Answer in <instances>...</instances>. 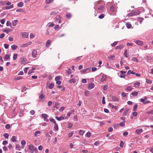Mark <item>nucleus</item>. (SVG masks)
<instances>
[{
  "mask_svg": "<svg viewBox=\"0 0 153 153\" xmlns=\"http://www.w3.org/2000/svg\"><path fill=\"white\" fill-rule=\"evenodd\" d=\"M140 13V11L138 10H132L130 13H128V15L129 16H134L139 15Z\"/></svg>",
  "mask_w": 153,
  "mask_h": 153,
  "instance_id": "f257e3e1",
  "label": "nucleus"
},
{
  "mask_svg": "<svg viewBox=\"0 0 153 153\" xmlns=\"http://www.w3.org/2000/svg\"><path fill=\"white\" fill-rule=\"evenodd\" d=\"M147 98L146 97H144V98H141L140 99V101L142 102L144 104H146L150 102L147 100Z\"/></svg>",
  "mask_w": 153,
  "mask_h": 153,
  "instance_id": "f03ea898",
  "label": "nucleus"
},
{
  "mask_svg": "<svg viewBox=\"0 0 153 153\" xmlns=\"http://www.w3.org/2000/svg\"><path fill=\"white\" fill-rule=\"evenodd\" d=\"M28 147L29 149L31 151H33L35 152L37 151V149L33 145H28Z\"/></svg>",
  "mask_w": 153,
  "mask_h": 153,
  "instance_id": "7ed1b4c3",
  "label": "nucleus"
},
{
  "mask_svg": "<svg viewBox=\"0 0 153 153\" xmlns=\"http://www.w3.org/2000/svg\"><path fill=\"white\" fill-rule=\"evenodd\" d=\"M42 116L44 118V120L46 122H48L49 121L48 118V116L46 114H42Z\"/></svg>",
  "mask_w": 153,
  "mask_h": 153,
  "instance_id": "20e7f679",
  "label": "nucleus"
},
{
  "mask_svg": "<svg viewBox=\"0 0 153 153\" xmlns=\"http://www.w3.org/2000/svg\"><path fill=\"white\" fill-rule=\"evenodd\" d=\"M37 55V51L36 50H33L32 53V56L33 58H36Z\"/></svg>",
  "mask_w": 153,
  "mask_h": 153,
  "instance_id": "39448f33",
  "label": "nucleus"
},
{
  "mask_svg": "<svg viewBox=\"0 0 153 153\" xmlns=\"http://www.w3.org/2000/svg\"><path fill=\"white\" fill-rule=\"evenodd\" d=\"M56 18V22H58V23H61V17L60 16V15L57 16Z\"/></svg>",
  "mask_w": 153,
  "mask_h": 153,
  "instance_id": "423d86ee",
  "label": "nucleus"
},
{
  "mask_svg": "<svg viewBox=\"0 0 153 153\" xmlns=\"http://www.w3.org/2000/svg\"><path fill=\"white\" fill-rule=\"evenodd\" d=\"M13 6L14 4H12L10 6H4L3 7V9H5L6 10H9L10 9H12L13 7Z\"/></svg>",
  "mask_w": 153,
  "mask_h": 153,
  "instance_id": "0eeeda50",
  "label": "nucleus"
},
{
  "mask_svg": "<svg viewBox=\"0 0 153 153\" xmlns=\"http://www.w3.org/2000/svg\"><path fill=\"white\" fill-rule=\"evenodd\" d=\"M22 37H25V38H27L28 37V33L26 32H22L21 33Z\"/></svg>",
  "mask_w": 153,
  "mask_h": 153,
  "instance_id": "6e6552de",
  "label": "nucleus"
},
{
  "mask_svg": "<svg viewBox=\"0 0 153 153\" xmlns=\"http://www.w3.org/2000/svg\"><path fill=\"white\" fill-rule=\"evenodd\" d=\"M120 72L121 73V74L120 75V77L121 78H125L126 76V75L124 74L126 73V72L125 71H120Z\"/></svg>",
  "mask_w": 153,
  "mask_h": 153,
  "instance_id": "1a4fd4ad",
  "label": "nucleus"
},
{
  "mask_svg": "<svg viewBox=\"0 0 153 153\" xmlns=\"http://www.w3.org/2000/svg\"><path fill=\"white\" fill-rule=\"evenodd\" d=\"M4 59L5 61L9 60L10 59V56L8 54H6L4 58Z\"/></svg>",
  "mask_w": 153,
  "mask_h": 153,
  "instance_id": "9d476101",
  "label": "nucleus"
},
{
  "mask_svg": "<svg viewBox=\"0 0 153 153\" xmlns=\"http://www.w3.org/2000/svg\"><path fill=\"white\" fill-rule=\"evenodd\" d=\"M25 60H26V59L25 58L23 57L21 58L20 59V62L21 64H24L25 62H26Z\"/></svg>",
  "mask_w": 153,
  "mask_h": 153,
  "instance_id": "9b49d317",
  "label": "nucleus"
},
{
  "mask_svg": "<svg viewBox=\"0 0 153 153\" xmlns=\"http://www.w3.org/2000/svg\"><path fill=\"white\" fill-rule=\"evenodd\" d=\"M51 44V41L49 40L47 41L46 43V47L47 48H49V45Z\"/></svg>",
  "mask_w": 153,
  "mask_h": 153,
  "instance_id": "f8f14e48",
  "label": "nucleus"
},
{
  "mask_svg": "<svg viewBox=\"0 0 153 153\" xmlns=\"http://www.w3.org/2000/svg\"><path fill=\"white\" fill-rule=\"evenodd\" d=\"M55 118L58 121H60L61 120H63L65 119V117H63L62 116H61L60 117H58L57 116H56L55 117Z\"/></svg>",
  "mask_w": 153,
  "mask_h": 153,
  "instance_id": "ddd939ff",
  "label": "nucleus"
},
{
  "mask_svg": "<svg viewBox=\"0 0 153 153\" xmlns=\"http://www.w3.org/2000/svg\"><path fill=\"white\" fill-rule=\"evenodd\" d=\"M135 42L138 45L141 46L143 45V42L140 40L136 41Z\"/></svg>",
  "mask_w": 153,
  "mask_h": 153,
  "instance_id": "4468645a",
  "label": "nucleus"
},
{
  "mask_svg": "<svg viewBox=\"0 0 153 153\" xmlns=\"http://www.w3.org/2000/svg\"><path fill=\"white\" fill-rule=\"evenodd\" d=\"M94 87V85L93 83H91L89 84L88 86V89L89 90L93 88Z\"/></svg>",
  "mask_w": 153,
  "mask_h": 153,
  "instance_id": "2eb2a0df",
  "label": "nucleus"
},
{
  "mask_svg": "<svg viewBox=\"0 0 153 153\" xmlns=\"http://www.w3.org/2000/svg\"><path fill=\"white\" fill-rule=\"evenodd\" d=\"M143 131V130L142 129H137L135 130V132L136 133L140 134Z\"/></svg>",
  "mask_w": 153,
  "mask_h": 153,
  "instance_id": "dca6fc26",
  "label": "nucleus"
},
{
  "mask_svg": "<svg viewBox=\"0 0 153 153\" xmlns=\"http://www.w3.org/2000/svg\"><path fill=\"white\" fill-rule=\"evenodd\" d=\"M76 82V79L74 78H72L70 79L69 81V82L70 83H75Z\"/></svg>",
  "mask_w": 153,
  "mask_h": 153,
  "instance_id": "f3484780",
  "label": "nucleus"
},
{
  "mask_svg": "<svg viewBox=\"0 0 153 153\" xmlns=\"http://www.w3.org/2000/svg\"><path fill=\"white\" fill-rule=\"evenodd\" d=\"M135 74V72H134L133 71H131L130 70L128 71L127 72V75H130V74L134 75Z\"/></svg>",
  "mask_w": 153,
  "mask_h": 153,
  "instance_id": "a211bd4d",
  "label": "nucleus"
},
{
  "mask_svg": "<svg viewBox=\"0 0 153 153\" xmlns=\"http://www.w3.org/2000/svg\"><path fill=\"white\" fill-rule=\"evenodd\" d=\"M18 22V20H15L13 21L12 22L13 25L14 26H16V25L17 23Z\"/></svg>",
  "mask_w": 153,
  "mask_h": 153,
  "instance_id": "6ab92c4d",
  "label": "nucleus"
},
{
  "mask_svg": "<svg viewBox=\"0 0 153 153\" xmlns=\"http://www.w3.org/2000/svg\"><path fill=\"white\" fill-rule=\"evenodd\" d=\"M123 48V46L122 45L117 46L115 48L116 49H122Z\"/></svg>",
  "mask_w": 153,
  "mask_h": 153,
  "instance_id": "aec40b11",
  "label": "nucleus"
},
{
  "mask_svg": "<svg viewBox=\"0 0 153 153\" xmlns=\"http://www.w3.org/2000/svg\"><path fill=\"white\" fill-rule=\"evenodd\" d=\"M140 83L139 82H137L134 84V85L135 87L138 88L139 87Z\"/></svg>",
  "mask_w": 153,
  "mask_h": 153,
  "instance_id": "412c9836",
  "label": "nucleus"
},
{
  "mask_svg": "<svg viewBox=\"0 0 153 153\" xmlns=\"http://www.w3.org/2000/svg\"><path fill=\"white\" fill-rule=\"evenodd\" d=\"M112 101L115 102L118 101V98L115 96H113L112 97Z\"/></svg>",
  "mask_w": 153,
  "mask_h": 153,
  "instance_id": "4be33fe9",
  "label": "nucleus"
},
{
  "mask_svg": "<svg viewBox=\"0 0 153 153\" xmlns=\"http://www.w3.org/2000/svg\"><path fill=\"white\" fill-rule=\"evenodd\" d=\"M131 94L133 96H137L138 94V92L137 91H135L131 93Z\"/></svg>",
  "mask_w": 153,
  "mask_h": 153,
  "instance_id": "5701e85b",
  "label": "nucleus"
},
{
  "mask_svg": "<svg viewBox=\"0 0 153 153\" xmlns=\"http://www.w3.org/2000/svg\"><path fill=\"white\" fill-rule=\"evenodd\" d=\"M91 68H87L85 69H84L83 70H82L81 71V72L82 73H84L86 72L88 70V69L89 70Z\"/></svg>",
  "mask_w": 153,
  "mask_h": 153,
  "instance_id": "b1692460",
  "label": "nucleus"
},
{
  "mask_svg": "<svg viewBox=\"0 0 153 153\" xmlns=\"http://www.w3.org/2000/svg\"><path fill=\"white\" fill-rule=\"evenodd\" d=\"M109 106L113 108H114L115 109H117V108L116 106H115L111 103H109Z\"/></svg>",
  "mask_w": 153,
  "mask_h": 153,
  "instance_id": "393cba45",
  "label": "nucleus"
},
{
  "mask_svg": "<svg viewBox=\"0 0 153 153\" xmlns=\"http://www.w3.org/2000/svg\"><path fill=\"white\" fill-rule=\"evenodd\" d=\"M54 86V84L53 83H51L49 84L48 87L50 89H52Z\"/></svg>",
  "mask_w": 153,
  "mask_h": 153,
  "instance_id": "a878e982",
  "label": "nucleus"
},
{
  "mask_svg": "<svg viewBox=\"0 0 153 153\" xmlns=\"http://www.w3.org/2000/svg\"><path fill=\"white\" fill-rule=\"evenodd\" d=\"M133 89V88L131 87L130 86H127L126 88V90L128 91H130L131 90Z\"/></svg>",
  "mask_w": 153,
  "mask_h": 153,
  "instance_id": "bb28decb",
  "label": "nucleus"
},
{
  "mask_svg": "<svg viewBox=\"0 0 153 153\" xmlns=\"http://www.w3.org/2000/svg\"><path fill=\"white\" fill-rule=\"evenodd\" d=\"M85 136L88 137H89L91 136V134L88 131L85 134Z\"/></svg>",
  "mask_w": 153,
  "mask_h": 153,
  "instance_id": "cd10ccee",
  "label": "nucleus"
},
{
  "mask_svg": "<svg viewBox=\"0 0 153 153\" xmlns=\"http://www.w3.org/2000/svg\"><path fill=\"white\" fill-rule=\"evenodd\" d=\"M60 103H58V102H55V105L54 106V108H56L57 109H58V106L60 105Z\"/></svg>",
  "mask_w": 153,
  "mask_h": 153,
  "instance_id": "c85d7f7f",
  "label": "nucleus"
},
{
  "mask_svg": "<svg viewBox=\"0 0 153 153\" xmlns=\"http://www.w3.org/2000/svg\"><path fill=\"white\" fill-rule=\"evenodd\" d=\"M146 114H153V111L151 110L150 111H147L146 112Z\"/></svg>",
  "mask_w": 153,
  "mask_h": 153,
  "instance_id": "c756f323",
  "label": "nucleus"
},
{
  "mask_svg": "<svg viewBox=\"0 0 153 153\" xmlns=\"http://www.w3.org/2000/svg\"><path fill=\"white\" fill-rule=\"evenodd\" d=\"M31 43V42H28L25 44H23V47H26L27 46H28L30 45Z\"/></svg>",
  "mask_w": 153,
  "mask_h": 153,
  "instance_id": "7c9ffc66",
  "label": "nucleus"
},
{
  "mask_svg": "<svg viewBox=\"0 0 153 153\" xmlns=\"http://www.w3.org/2000/svg\"><path fill=\"white\" fill-rule=\"evenodd\" d=\"M17 5L19 7H22L23 5V3L22 2H21L18 3Z\"/></svg>",
  "mask_w": 153,
  "mask_h": 153,
  "instance_id": "2f4dec72",
  "label": "nucleus"
},
{
  "mask_svg": "<svg viewBox=\"0 0 153 153\" xmlns=\"http://www.w3.org/2000/svg\"><path fill=\"white\" fill-rule=\"evenodd\" d=\"M106 78V76H105V75L103 76H102V78L101 79V82H103L104 80H105Z\"/></svg>",
  "mask_w": 153,
  "mask_h": 153,
  "instance_id": "473e14b6",
  "label": "nucleus"
},
{
  "mask_svg": "<svg viewBox=\"0 0 153 153\" xmlns=\"http://www.w3.org/2000/svg\"><path fill=\"white\" fill-rule=\"evenodd\" d=\"M129 109L127 108L125 109V110L123 113V115H126Z\"/></svg>",
  "mask_w": 153,
  "mask_h": 153,
  "instance_id": "72a5a7b5",
  "label": "nucleus"
},
{
  "mask_svg": "<svg viewBox=\"0 0 153 153\" xmlns=\"http://www.w3.org/2000/svg\"><path fill=\"white\" fill-rule=\"evenodd\" d=\"M11 139L13 142H15L16 140V138L15 136H13L12 137Z\"/></svg>",
  "mask_w": 153,
  "mask_h": 153,
  "instance_id": "f704fd0d",
  "label": "nucleus"
},
{
  "mask_svg": "<svg viewBox=\"0 0 153 153\" xmlns=\"http://www.w3.org/2000/svg\"><path fill=\"white\" fill-rule=\"evenodd\" d=\"M48 25L50 27H52L54 25V24L53 22H49L48 24Z\"/></svg>",
  "mask_w": 153,
  "mask_h": 153,
  "instance_id": "c9c22d12",
  "label": "nucleus"
},
{
  "mask_svg": "<svg viewBox=\"0 0 153 153\" xmlns=\"http://www.w3.org/2000/svg\"><path fill=\"white\" fill-rule=\"evenodd\" d=\"M137 105L136 104H135L134 106L133 107V111H135L137 110Z\"/></svg>",
  "mask_w": 153,
  "mask_h": 153,
  "instance_id": "e433bc0d",
  "label": "nucleus"
},
{
  "mask_svg": "<svg viewBox=\"0 0 153 153\" xmlns=\"http://www.w3.org/2000/svg\"><path fill=\"white\" fill-rule=\"evenodd\" d=\"M11 48L12 50H15L17 48V47L16 45H13L11 46Z\"/></svg>",
  "mask_w": 153,
  "mask_h": 153,
  "instance_id": "4c0bfd02",
  "label": "nucleus"
},
{
  "mask_svg": "<svg viewBox=\"0 0 153 153\" xmlns=\"http://www.w3.org/2000/svg\"><path fill=\"white\" fill-rule=\"evenodd\" d=\"M126 25L127 28H130L131 26V25L129 22L126 23Z\"/></svg>",
  "mask_w": 153,
  "mask_h": 153,
  "instance_id": "58836bf2",
  "label": "nucleus"
},
{
  "mask_svg": "<svg viewBox=\"0 0 153 153\" xmlns=\"http://www.w3.org/2000/svg\"><path fill=\"white\" fill-rule=\"evenodd\" d=\"M124 55L126 57H128V55L127 53V50H125V51L124 53Z\"/></svg>",
  "mask_w": 153,
  "mask_h": 153,
  "instance_id": "ea45409f",
  "label": "nucleus"
},
{
  "mask_svg": "<svg viewBox=\"0 0 153 153\" xmlns=\"http://www.w3.org/2000/svg\"><path fill=\"white\" fill-rule=\"evenodd\" d=\"M132 60L134 62H138V59H137V58H135V57L132 58Z\"/></svg>",
  "mask_w": 153,
  "mask_h": 153,
  "instance_id": "a19ab883",
  "label": "nucleus"
},
{
  "mask_svg": "<svg viewBox=\"0 0 153 153\" xmlns=\"http://www.w3.org/2000/svg\"><path fill=\"white\" fill-rule=\"evenodd\" d=\"M53 0H46V2L47 4H49L52 2Z\"/></svg>",
  "mask_w": 153,
  "mask_h": 153,
  "instance_id": "79ce46f5",
  "label": "nucleus"
},
{
  "mask_svg": "<svg viewBox=\"0 0 153 153\" xmlns=\"http://www.w3.org/2000/svg\"><path fill=\"white\" fill-rule=\"evenodd\" d=\"M58 12L56 11H52L51 13L50 14L51 15H56L57 14Z\"/></svg>",
  "mask_w": 153,
  "mask_h": 153,
  "instance_id": "37998d69",
  "label": "nucleus"
},
{
  "mask_svg": "<svg viewBox=\"0 0 153 153\" xmlns=\"http://www.w3.org/2000/svg\"><path fill=\"white\" fill-rule=\"evenodd\" d=\"M0 4L1 5H6V1H0Z\"/></svg>",
  "mask_w": 153,
  "mask_h": 153,
  "instance_id": "c03bdc74",
  "label": "nucleus"
},
{
  "mask_svg": "<svg viewBox=\"0 0 153 153\" xmlns=\"http://www.w3.org/2000/svg\"><path fill=\"white\" fill-rule=\"evenodd\" d=\"M146 82L147 83L151 84L152 83V81L151 80H149L148 79H146Z\"/></svg>",
  "mask_w": 153,
  "mask_h": 153,
  "instance_id": "a18cd8bd",
  "label": "nucleus"
},
{
  "mask_svg": "<svg viewBox=\"0 0 153 153\" xmlns=\"http://www.w3.org/2000/svg\"><path fill=\"white\" fill-rule=\"evenodd\" d=\"M40 133H41V132L40 131H36L34 134V136L35 137H37L38 136V135H37V134H40Z\"/></svg>",
  "mask_w": 153,
  "mask_h": 153,
  "instance_id": "49530a36",
  "label": "nucleus"
},
{
  "mask_svg": "<svg viewBox=\"0 0 153 153\" xmlns=\"http://www.w3.org/2000/svg\"><path fill=\"white\" fill-rule=\"evenodd\" d=\"M117 42L118 41L114 42L113 43L111 44V46L112 47H114L117 44Z\"/></svg>",
  "mask_w": 153,
  "mask_h": 153,
  "instance_id": "de8ad7c7",
  "label": "nucleus"
},
{
  "mask_svg": "<svg viewBox=\"0 0 153 153\" xmlns=\"http://www.w3.org/2000/svg\"><path fill=\"white\" fill-rule=\"evenodd\" d=\"M4 136L5 138H8L9 137V134L7 133H5L4 134Z\"/></svg>",
  "mask_w": 153,
  "mask_h": 153,
  "instance_id": "09e8293b",
  "label": "nucleus"
},
{
  "mask_svg": "<svg viewBox=\"0 0 153 153\" xmlns=\"http://www.w3.org/2000/svg\"><path fill=\"white\" fill-rule=\"evenodd\" d=\"M18 56V54H14L13 57V60H16Z\"/></svg>",
  "mask_w": 153,
  "mask_h": 153,
  "instance_id": "8fccbe9b",
  "label": "nucleus"
},
{
  "mask_svg": "<svg viewBox=\"0 0 153 153\" xmlns=\"http://www.w3.org/2000/svg\"><path fill=\"white\" fill-rule=\"evenodd\" d=\"M57 87L60 88V89H61V91H63L65 90V88L63 86L61 85L58 86Z\"/></svg>",
  "mask_w": 153,
  "mask_h": 153,
  "instance_id": "3c124183",
  "label": "nucleus"
},
{
  "mask_svg": "<svg viewBox=\"0 0 153 153\" xmlns=\"http://www.w3.org/2000/svg\"><path fill=\"white\" fill-rule=\"evenodd\" d=\"M143 19H144L142 18H139L138 21L140 22V24H141Z\"/></svg>",
  "mask_w": 153,
  "mask_h": 153,
  "instance_id": "603ef678",
  "label": "nucleus"
},
{
  "mask_svg": "<svg viewBox=\"0 0 153 153\" xmlns=\"http://www.w3.org/2000/svg\"><path fill=\"white\" fill-rule=\"evenodd\" d=\"M123 146H124V143L123 142V141L122 140L121 141V142H120V147L122 148L123 147Z\"/></svg>",
  "mask_w": 153,
  "mask_h": 153,
  "instance_id": "864d4df0",
  "label": "nucleus"
},
{
  "mask_svg": "<svg viewBox=\"0 0 153 153\" xmlns=\"http://www.w3.org/2000/svg\"><path fill=\"white\" fill-rule=\"evenodd\" d=\"M10 124H7L5 125V127L7 129H8L10 128Z\"/></svg>",
  "mask_w": 153,
  "mask_h": 153,
  "instance_id": "5fc2aeb1",
  "label": "nucleus"
},
{
  "mask_svg": "<svg viewBox=\"0 0 153 153\" xmlns=\"http://www.w3.org/2000/svg\"><path fill=\"white\" fill-rule=\"evenodd\" d=\"M110 10L112 12H113L114 11V8L113 6H111L110 7Z\"/></svg>",
  "mask_w": 153,
  "mask_h": 153,
  "instance_id": "6e6d98bb",
  "label": "nucleus"
},
{
  "mask_svg": "<svg viewBox=\"0 0 153 153\" xmlns=\"http://www.w3.org/2000/svg\"><path fill=\"white\" fill-rule=\"evenodd\" d=\"M66 16L69 19L71 17V15L70 13H69L67 14L66 15Z\"/></svg>",
  "mask_w": 153,
  "mask_h": 153,
  "instance_id": "4d7b16f0",
  "label": "nucleus"
},
{
  "mask_svg": "<svg viewBox=\"0 0 153 153\" xmlns=\"http://www.w3.org/2000/svg\"><path fill=\"white\" fill-rule=\"evenodd\" d=\"M60 79V77L59 76H57L55 78V80L56 81H59Z\"/></svg>",
  "mask_w": 153,
  "mask_h": 153,
  "instance_id": "13d9d810",
  "label": "nucleus"
},
{
  "mask_svg": "<svg viewBox=\"0 0 153 153\" xmlns=\"http://www.w3.org/2000/svg\"><path fill=\"white\" fill-rule=\"evenodd\" d=\"M125 122H121L119 124V125L120 126L122 127H124L125 126Z\"/></svg>",
  "mask_w": 153,
  "mask_h": 153,
  "instance_id": "bf43d9fd",
  "label": "nucleus"
},
{
  "mask_svg": "<svg viewBox=\"0 0 153 153\" xmlns=\"http://www.w3.org/2000/svg\"><path fill=\"white\" fill-rule=\"evenodd\" d=\"M104 15L103 14H101L99 16V18L100 19H102L104 17Z\"/></svg>",
  "mask_w": 153,
  "mask_h": 153,
  "instance_id": "052dcab7",
  "label": "nucleus"
},
{
  "mask_svg": "<svg viewBox=\"0 0 153 153\" xmlns=\"http://www.w3.org/2000/svg\"><path fill=\"white\" fill-rule=\"evenodd\" d=\"M22 79V77H21L20 76H18V77H15L14 78V79L15 80H17L21 79Z\"/></svg>",
  "mask_w": 153,
  "mask_h": 153,
  "instance_id": "680f3d73",
  "label": "nucleus"
},
{
  "mask_svg": "<svg viewBox=\"0 0 153 153\" xmlns=\"http://www.w3.org/2000/svg\"><path fill=\"white\" fill-rule=\"evenodd\" d=\"M104 8L103 5H101L100 7L98 8V10H101Z\"/></svg>",
  "mask_w": 153,
  "mask_h": 153,
  "instance_id": "e2e57ef3",
  "label": "nucleus"
},
{
  "mask_svg": "<svg viewBox=\"0 0 153 153\" xmlns=\"http://www.w3.org/2000/svg\"><path fill=\"white\" fill-rule=\"evenodd\" d=\"M74 134V131H72L71 133H70L69 134H68V137H71Z\"/></svg>",
  "mask_w": 153,
  "mask_h": 153,
  "instance_id": "0e129e2a",
  "label": "nucleus"
},
{
  "mask_svg": "<svg viewBox=\"0 0 153 153\" xmlns=\"http://www.w3.org/2000/svg\"><path fill=\"white\" fill-rule=\"evenodd\" d=\"M84 133V132L82 130H80L79 131V134L80 135H82Z\"/></svg>",
  "mask_w": 153,
  "mask_h": 153,
  "instance_id": "69168bd1",
  "label": "nucleus"
},
{
  "mask_svg": "<svg viewBox=\"0 0 153 153\" xmlns=\"http://www.w3.org/2000/svg\"><path fill=\"white\" fill-rule=\"evenodd\" d=\"M27 89V88L26 87H24L22 89V92H23L24 91H26Z\"/></svg>",
  "mask_w": 153,
  "mask_h": 153,
  "instance_id": "338daca9",
  "label": "nucleus"
},
{
  "mask_svg": "<svg viewBox=\"0 0 153 153\" xmlns=\"http://www.w3.org/2000/svg\"><path fill=\"white\" fill-rule=\"evenodd\" d=\"M72 126H73V124L72 123H68V128H71L72 127Z\"/></svg>",
  "mask_w": 153,
  "mask_h": 153,
  "instance_id": "774afa93",
  "label": "nucleus"
}]
</instances>
